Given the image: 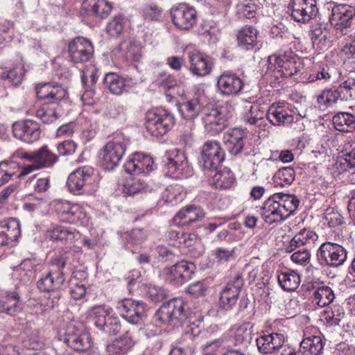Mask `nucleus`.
<instances>
[{
  "label": "nucleus",
  "mask_w": 355,
  "mask_h": 355,
  "mask_svg": "<svg viewBox=\"0 0 355 355\" xmlns=\"http://www.w3.org/2000/svg\"><path fill=\"white\" fill-rule=\"evenodd\" d=\"M340 157L343 158L350 168L355 167V141L346 142L340 151Z\"/></svg>",
  "instance_id": "57"
},
{
  "label": "nucleus",
  "mask_w": 355,
  "mask_h": 355,
  "mask_svg": "<svg viewBox=\"0 0 355 355\" xmlns=\"http://www.w3.org/2000/svg\"><path fill=\"white\" fill-rule=\"evenodd\" d=\"M233 108L228 103L208 109L202 117L205 132L214 136L222 132L227 125Z\"/></svg>",
  "instance_id": "2"
},
{
  "label": "nucleus",
  "mask_w": 355,
  "mask_h": 355,
  "mask_svg": "<svg viewBox=\"0 0 355 355\" xmlns=\"http://www.w3.org/2000/svg\"><path fill=\"white\" fill-rule=\"evenodd\" d=\"M174 25L180 29H189L196 22L198 14L196 9L186 4H180L171 10Z\"/></svg>",
  "instance_id": "17"
},
{
  "label": "nucleus",
  "mask_w": 355,
  "mask_h": 355,
  "mask_svg": "<svg viewBox=\"0 0 355 355\" xmlns=\"http://www.w3.org/2000/svg\"><path fill=\"white\" fill-rule=\"evenodd\" d=\"M36 94L38 99L49 101H62L67 94L66 90L60 86H53L45 83L36 87Z\"/></svg>",
  "instance_id": "30"
},
{
  "label": "nucleus",
  "mask_w": 355,
  "mask_h": 355,
  "mask_svg": "<svg viewBox=\"0 0 355 355\" xmlns=\"http://www.w3.org/2000/svg\"><path fill=\"white\" fill-rule=\"evenodd\" d=\"M245 135V131L241 128H232L225 133V147L231 155H236L241 152Z\"/></svg>",
  "instance_id": "26"
},
{
  "label": "nucleus",
  "mask_w": 355,
  "mask_h": 355,
  "mask_svg": "<svg viewBox=\"0 0 355 355\" xmlns=\"http://www.w3.org/2000/svg\"><path fill=\"white\" fill-rule=\"evenodd\" d=\"M146 232L143 229H134L130 233L125 234L126 249L132 252H135L137 247L142 243L146 239Z\"/></svg>",
  "instance_id": "47"
},
{
  "label": "nucleus",
  "mask_w": 355,
  "mask_h": 355,
  "mask_svg": "<svg viewBox=\"0 0 355 355\" xmlns=\"http://www.w3.org/2000/svg\"><path fill=\"white\" fill-rule=\"evenodd\" d=\"M211 177L210 184L214 185L216 188L228 189L234 183V177L233 173L227 170L216 172Z\"/></svg>",
  "instance_id": "45"
},
{
  "label": "nucleus",
  "mask_w": 355,
  "mask_h": 355,
  "mask_svg": "<svg viewBox=\"0 0 355 355\" xmlns=\"http://www.w3.org/2000/svg\"><path fill=\"white\" fill-rule=\"evenodd\" d=\"M205 213L201 207L190 205L181 209L174 216L177 226H189L205 217Z\"/></svg>",
  "instance_id": "24"
},
{
  "label": "nucleus",
  "mask_w": 355,
  "mask_h": 355,
  "mask_svg": "<svg viewBox=\"0 0 355 355\" xmlns=\"http://www.w3.org/2000/svg\"><path fill=\"white\" fill-rule=\"evenodd\" d=\"M189 61L191 73L198 76H205L209 74L212 69V62L210 58L202 53H197L191 55Z\"/></svg>",
  "instance_id": "31"
},
{
  "label": "nucleus",
  "mask_w": 355,
  "mask_h": 355,
  "mask_svg": "<svg viewBox=\"0 0 355 355\" xmlns=\"http://www.w3.org/2000/svg\"><path fill=\"white\" fill-rule=\"evenodd\" d=\"M310 35L313 42L317 40H326L328 37L327 24L322 22L313 24L311 26Z\"/></svg>",
  "instance_id": "58"
},
{
  "label": "nucleus",
  "mask_w": 355,
  "mask_h": 355,
  "mask_svg": "<svg viewBox=\"0 0 355 355\" xmlns=\"http://www.w3.org/2000/svg\"><path fill=\"white\" fill-rule=\"evenodd\" d=\"M90 316L96 329L105 336H115L121 330L120 318L112 314V309L109 306H93L90 310Z\"/></svg>",
  "instance_id": "1"
},
{
  "label": "nucleus",
  "mask_w": 355,
  "mask_h": 355,
  "mask_svg": "<svg viewBox=\"0 0 355 355\" xmlns=\"http://www.w3.org/2000/svg\"><path fill=\"white\" fill-rule=\"evenodd\" d=\"M265 113L263 107L259 104H254L250 106L245 112L243 120L250 125H260L264 119Z\"/></svg>",
  "instance_id": "49"
},
{
  "label": "nucleus",
  "mask_w": 355,
  "mask_h": 355,
  "mask_svg": "<svg viewBox=\"0 0 355 355\" xmlns=\"http://www.w3.org/2000/svg\"><path fill=\"white\" fill-rule=\"evenodd\" d=\"M258 350L262 354L277 353L283 347L284 336L282 334H263L256 339Z\"/></svg>",
  "instance_id": "21"
},
{
  "label": "nucleus",
  "mask_w": 355,
  "mask_h": 355,
  "mask_svg": "<svg viewBox=\"0 0 355 355\" xmlns=\"http://www.w3.org/2000/svg\"><path fill=\"white\" fill-rule=\"evenodd\" d=\"M69 253L59 252L55 254L50 260V265L53 271H62L68 262Z\"/></svg>",
  "instance_id": "62"
},
{
  "label": "nucleus",
  "mask_w": 355,
  "mask_h": 355,
  "mask_svg": "<svg viewBox=\"0 0 355 355\" xmlns=\"http://www.w3.org/2000/svg\"><path fill=\"white\" fill-rule=\"evenodd\" d=\"M175 123L173 115L163 108L148 111L146 115V130L154 137H159L168 131Z\"/></svg>",
  "instance_id": "4"
},
{
  "label": "nucleus",
  "mask_w": 355,
  "mask_h": 355,
  "mask_svg": "<svg viewBox=\"0 0 355 355\" xmlns=\"http://www.w3.org/2000/svg\"><path fill=\"white\" fill-rule=\"evenodd\" d=\"M35 162L40 169L52 167L58 160V157L53 153L46 146L35 151Z\"/></svg>",
  "instance_id": "44"
},
{
  "label": "nucleus",
  "mask_w": 355,
  "mask_h": 355,
  "mask_svg": "<svg viewBox=\"0 0 355 355\" xmlns=\"http://www.w3.org/2000/svg\"><path fill=\"white\" fill-rule=\"evenodd\" d=\"M332 121L335 128L340 132H349L355 128V115L347 112L337 113Z\"/></svg>",
  "instance_id": "40"
},
{
  "label": "nucleus",
  "mask_w": 355,
  "mask_h": 355,
  "mask_svg": "<svg viewBox=\"0 0 355 355\" xmlns=\"http://www.w3.org/2000/svg\"><path fill=\"white\" fill-rule=\"evenodd\" d=\"M323 348L324 343L319 336L305 337L300 343V350L304 355H320Z\"/></svg>",
  "instance_id": "39"
},
{
  "label": "nucleus",
  "mask_w": 355,
  "mask_h": 355,
  "mask_svg": "<svg viewBox=\"0 0 355 355\" xmlns=\"http://www.w3.org/2000/svg\"><path fill=\"white\" fill-rule=\"evenodd\" d=\"M185 302L175 298L164 303L156 313L157 319L163 324H172L184 320L186 317Z\"/></svg>",
  "instance_id": "8"
},
{
  "label": "nucleus",
  "mask_w": 355,
  "mask_h": 355,
  "mask_svg": "<svg viewBox=\"0 0 355 355\" xmlns=\"http://www.w3.org/2000/svg\"><path fill=\"white\" fill-rule=\"evenodd\" d=\"M52 206L58 218L62 223H83L87 217L84 209L77 204L64 200H55L52 202Z\"/></svg>",
  "instance_id": "7"
},
{
  "label": "nucleus",
  "mask_w": 355,
  "mask_h": 355,
  "mask_svg": "<svg viewBox=\"0 0 355 355\" xmlns=\"http://www.w3.org/2000/svg\"><path fill=\"white\" fill-rule=\"evenodd\" d=\"M135 345V341L132 338L130 331H127L123 336L115 339L111 345L107 347L108 353L118 355H124Z\"/></svg>",
  "instance_id": "37"
},
{
  "label": "nucleus",
  "mask_w": 355,
  "mask_h": 355,
  "mask_svg": "<svg viewBox=\"0 0 355 355\" xmlns=\"http://www.w3.org/2000/svg\"><path fill=\"white\" fill-rule=\"evenodd\" d=\"M243 286V279L241 276L236 275L230 279L220 291V307L225 311L232 309L237 302Z\"/></svg>",
  "instance_id": "14"
},
{
  "label": "nucleus",
  "mask_w": 355,
  "mask_h": 355,
  "mask_svg": "<svg viewBox=\"0 0 355 355\" xmlns=\"http://www.w3.org/2000/svg\"><path fill=\"white\" fill-rule=\"evenodd\" d=\"M20 235L19 222L16 219L0 221V246L16 241Z\"/></svg>",
  "instance_id": "27"
},
{
  "label": "nucleus",
  "mask_w": 355,
  "mask_h": 355,
  "mask_svg": "<svg viewBox=\"0 0 355 355\" xmlns=\"http://www.w3.org/2000/svg\"><path fill=\"white\" fill-rule=\"evenodd\" d=\"M244 83L235 73L226 71L218 77L217 92L223 96H236L241 93Z\"/></svg>",
  "instance_id": "15"
},
{
  "label": "nucleus",
  "mask_w": 355,
  "mask_h": 355,
  "mask_svg": "<svg viewBox=\"0 0 355 355\" xmlns=\"http://www.w3.org/2000/svg\"><path fill=\"white\" fill-rule=\"evenodd\" d=\"M116 309L121 315L131 324H140L146 317V306L141 301L124 299L118 302Z\"/></svg>",
  "instance_id": "10"
},
{
  "label": "nucleus",
  "mask_w": 355,
  "mask_h": 355,
  "mask_svg": "<svg viewBox=\"0 0 355 355\" xmlns=\"http://www.w3.org/2000/svg\"><path fill=\"white\" fill-rule=\"evenodd\" d=\"M194 269L193 263L182 261L171 267L165 268L162 271L161 276L170 284L180 286L191 279Z\"/></svg>",
  "instance_id": "13"
},
{
  "label": "nucleus",
  "mask_w": 355,
  "mask_h": 355,
  "mask_svg": "<svg viewBox=\"0 0 355 355\" xmlns=\"http://www.w3.org/2000/svg\"><path fill=\"white\" fill-rule=\"evenodd\" d=\"M268 120L274 125H285L293 121V116L283 107L272 104L268 110Z\"/></svg>",
  "instance_id": "34"
},
{
  "label": "nucleus",
  "mask_w": 355,
  "mask_h": 355,
  "mask_svg": "<svg viewBox=\"0 0 355 355\" xmlns=\"http://www.w3.org/2000/svg\"><path fill=\"white\" fill-rule=\"evenodd\" d=\"M339 101H344L338 87L335 89H326L317 97V103L319 107L334 105Z\"/></svg>",
  "instance_id": "46"
},
{
  "label": "nucleus",
  "mask_w": 355,
  "mask_h": 355,
  "mask_svg": "<svg viewBox=\"0 0 355 355\" xmlns=\"http://www.w3.org/2000/svg\"><path fill=\"white\" fill-rule=\"evenodd\" d=\"M124 169L129 174L146 175L154 169V161L148 155L135 153L124 164Z\"/></svg>",
  "instance_id": "19"
},
{
  "label": "nucleus",
  "mask_w": 355,
  "mask_h": 355,
  "mask_svg": "<svg viewBox=\"0 0 355 355\" xmlns=\"http://www.w3.org/2000/svg\"><path fill=\"white\" fill-rule=\"evenodd\" d=\"M65 343L72 349L78 352H84L92 346V340L89 336L79 330H68L64 338Z\"/></svg>",
  "instance_id": "29"
},
{
  "label": "nucleus",
  "mask_w": 355,
  "mask_h": 355,
  "mask_svg": "<svg viewBox=\"0 0 355 355\" xmlns=\"http://www.w3.org/2000/svg\"><path fill=\"white\" fill-rule=\"evenodd\" d=\"M179 112L186 120H193L202 112V104L197 95L190 99H185L179 105Z\"/></svg>",
  "instance_id": "33"
},
{
  "label": "nucleus",
  "mask_w": 355,
  "mask_h": 355,
  "mask_svg": "<svg viewBox=\"0 0 355 355\" xmlns=\"http://www.w3.org/2000/svg\"><path fill=\"white\" fill-rule=\"evenodd\" d=\"M24 73V67L21 64L15 65L10 70L0 67V78L8 79L15 85H19L21 83Z\"/></svg>",
  "instance_id": "51"
},
{
  "label": "nucleus",
  "mask_w": 355,
  "mask_h": 355,
  "mask_svg": "<svg viewBox=\"0 0 355 355\" xmlns=\"http://www.w3.org/2000/svg\"><path fill=\"white\" fill-rule=\"evenodd\" d=\"M186 291L193 297H199L205 295L207 286L202 281L195 282L187 287Z\"/></svg>",
  "instance_id": "63"
},
{
  "label": "nucleus",
  "mask_w": 355,
  "mask_h": 355,
  "mask_svg": "<svg viewBox=\"0 0 355 355\" xmlns=\"http://www.w3.org/2000/svg\"><path fill=\"white\" fill-rule=\"evenodd\" d=\"M83 8L91 15L105 18L112 10V6L106 0H85Z\"/></svg>",
  "instance_id": "38"
},
{
  "label": "nucleus",
  "mask_w": 355,
  "mask_h": 355,
  "mask_svg": "<svg viewBox=\"0 0 355 355\" xmlns=\"http://www.w3.org/2000/svg\"><path fill=\"white\" fill-rule=\"evenodd\" d=\"M104 84L109 91L114 95H121L128 91L129 81L116 73H108L105 75Z\"/></svg>",
  "instance_id": "35"
},
{
  "label": "nucleus",
  "mask_w": 355,
  "mask_h": 355,
  "mask_svg": "<svg viewBox=\"0 0 355 355\" xmlns=\"http://www.w3.org/2000/svg\"><path fill=\"white\" fill-rule=\"evenodd\" d=\"M65 281L64 274L62 271H53L51 269L46 275L39 279L37 288L43 292H51L60 289Z\"/></svg>",
  "instance_id": "25"
},
{
  "label": "nucleus",
  "mask_w": 355,
  "mask_h": 355,
  "mask_svg": "<svg viewBox=\"0 0 355 355\" xmlns=\"http://www.w3.org/2000/svg\"><path fill=\"white\" fill-rule=\"evenodd\" d=\"M237 14L241 18L252 19L257 14V6L252 2L239 3L237 5Z\"/></svg>",
  "instance_id": "60"
},
{
  "label": "nucleus",
  "mask_w": 355,
  "mask_h": 355,
  "mask_svg": "<svg viewBox=\"0 0 355 355\" xmlns=\"http://www.w3.org/2000/svg\"><path fill=\"white\" fill-rule=\"evenodd\" d=\"M125 152L121 142L109 141L98 151V162L104 169L112 171L119 164Z\"/></svg>",
  "instance_id": "9"
},
{
  "label": "nucleus",
  "mask_w": 355,
  "mask_h": 355,
  "mask_svg": "<svg viewBox=\"0 0 355 355\" xmlns=\"http://www.w3.org/2000/svg\"><path fill=\"white\" fill-rule=\"evenodd\" d=\"M201 156L203 167L205 170H207L205 175L209 176L211 174L208 173H213L216 171L223 162L225 153L218 142L208 141L202 146Z\"/></svg>",
  "instance_id": "12"
},
{
  "label": "nucleus",
  "mask_w": 355,
  "mask_h": 355,
  "mask_svg": "<svg viewBox=\"0 0 355 355\" xmlns=\"http://www.w3.org/2000/svg\"><path fill=\"white\" fill-rule=\"evenodd\" d=\"M38 265L37 261L33 259H26L20 264V279L26 283L33 278V271Z\"/></svg>",
  "instance_id": "55"
},
{
  "label": "nucleus",
  "mask_w": 355,
  "mask_h": 355,
  "mask_svg": "<svg viewBox=\"0 0 355 355\" xmlns=\"http://www.w3.org/2000/svg\"><path fill=\"white\" fill-rule=\"evenodd\" d=\"M333 17L336 21L335 28L342 35H350L355 31L352 28L353 18L355 16V8L349 5H343L333 9Z\"/></svg>",
  "instance_id": "16"
},
{
  "label": "nucleus",
  "mask_w": 355,
  "mask_h": 355,
  "mask_svg": "<svg viewBox=\"0 0 355 355\" xmlns=\"http://www.w3.org/2000/svg\"><path fill=\"white\" fill-rule=\"evenodd\" d=\"M146 295L153 302H159L165 299L167 294L164 289L157 286H150L146 291Z\"/></svg>",
  "instance_id": "64"
},
{
  "label": "nucleus",
  "mask_w": 355,
  "mask_h": 355,
  "mask_svg": "<svg viewBox=\"0 0 355 355\" xmlns=\"http://www.w3.org/2000/svg\"><path fill=\"white\" fill-rule=\"evenodd\" d=\"M301 67V62L296 60L291 51L268 58V70L272 71L277 78L291 77L297 73Z\"/></svg>",
  "instance_id": "3"
},
{
  "label": "nucleus",
  "mask_w": 355,
  "mask_h": 355,
  "mask_svg": "<svg viewBox=\"0 0 355 355\" xmlns=\"http://www.w3.org/2000/svg\"><path fill=\"white\" fill-rule=\"evenodd\" d=\"M68 51L73 62L82 63L89 61L92 57L94 47L89 40L78 37L69 44Z\"/></svg>",
  "instance_id": "18"
},
{
  "label": "nucleus",
  "mask_w": 355,
  "mask_h": 355,
  "mask_svg": "<svg viewBox=\"0 0 355 355\" xmlns=\"http://www.w3.org/2000/svg\"><path fill=\"white\" fill-rule=\"evenodd\" d=\"M182 200L180 187L178 185H170L162 192L159 202H163L164 204L174 206Z\"/></svg>",
  "instance_id": "50"
},
{
  "label": "nucleus",
  "mask_w": 355,
  "mask_h": 355,
  "mask_svg": "<svg viewBox=\"0 0 355 355\" xmlns=\"http://www.w3.org/2000/svg\"><path fill=\"white\" fill-rule=\"evenodd\" d=\"M12 132L15 137L27 144L35 142L40 137L39 124L31 119L14 123Z\"/></svg>",
  "instance_id": "20"
},
{
  "label": "nucleus",
  "mask_w": 355,
  "mask_h": 355,
  "mask_svg": "<svg viewBox=\"0 0 355 355\" xmlns=\"http://www.w3.org/2000/svg\"><path fill=\"white\" fill-rule=\"evenodd\" d=\"M146 183L143 179L137 177L130 178L124 184L123 191L128 196H135L145 189Z\"/></svg>",
  "instance_id": "54"
},
{
  "label": "nucleus",
  "mask_w": 355,
  "mask_h": 355,
  "mask_svg": "<svg viewBox=\"0 0 355 355\" xmlns=\"http://www.w3.org/2000/svg\"><path fill=\"white\" fill-rule=\"evenodd\" d=\"M344 101L355 99V79L348 78L338 87Z\"/></svg>",
  "instance_id": "56"
},
{
  "label": "nucleus",
  "mask_w": 355,
  "mask_h": 355,
  "mask_svg": "<svg viewBox=\"0 0 355 355\" xmlns=\"http://www.w3.org/2000/svg\"><path fill=\"white\" fill-rule=\"evenodd\" d=\"M295 178V171L291 167H284L274 175L273 180L276 186L285 187L291 185Z\"/></svg>",
  "instance_id": "52"
},
{
  "label": "nucleus",
  "mask_w": 355,
  "mask_h": 355,
  "mask_svg": "<svg viewBox=\"0 0 355 355\" xmlns=\"http://www.w3.org/2000/svg\"><path fill=\"white\" fill-rule=\"evenodd\" d=\"M258 31L252 26L242 28L238 35L237 41L239 46L245 50H253L257 45Z\"/></svg>",
  "instance_id": "36"
},
{
  "label": "nucleus",
  "mask_w": 355,
  "mask_h": 355,
  "mask_svg": "<svg viewBox=\"0 0 355 355\" xmlns=\"http://www.w3.org/2000/svg\"><path fill=\"white\" fill-rule=\"evenodd\" d=\"M94 170L92 166L80 167L72 172L68 177L67 185L71 193L74 195H81L91 190L94 182Z\"/></svg>",
  "instance_id": "6"
},
{
  "label": "nucleus",
  "mask_w": 355,
  "mask_h": 355,
  "mask_svg": "<svg viewBox=\"0 0 355 355\" xmlns=\"http://www.w3.org/2000/svg\"><path fill=\"white\" fill-rule=\"evenodd\" d=\"M349 37L352 39L351 42H347L341 44L340 49V55L345 59H355V37L354 31H352Z\"/></svg>",
  "instance_id": "61"
},
{
  "label": "nucleus",
  "mask_w": 355,
  "mask_h": 355,
  "mask_svg": "<svg viewBox=\"0 0 355 355\" xmlns=\"http://www.w3.org/2000/svg\"><path fill=\"white\" fill-rule=\"evenodd\" d=\"M0 309L8 315H14L21 309L19 293L17 291H8L0 299Z\"/></svg>",
  "instance_id": "32"
},
{
  "label": "nucleus",
  "mask_w": 355,
  "mask_h": 355,
  "mask_svg": "<svg viewBox=\"0 0 355 355\" xmlns=\"http://www.w3.org/2000/svg\"><path fill=\"white\" fill-rule=\"evenodd\" d=\"M166 166L170 175L175 178L188 177L192 173L184 154H176L173 158L168 157Z\"/></svg>",
  "instance_id": "28"
},
{
  "label": "nucleus",
  "mask_w": 355,
  "mask_h": 355,
  "mask_svg": "<svg viewBox=\"0 0 355 355\" xmlns=\"http://www.w3.org/2000/svg\"><path fill=\"white\" fill-rule=\"evenodd\" d=\"M275 194L279 196L277 200L280 205L282 212L284 213L286 220L297 209L300 201L294 195L283 193H278Z\"/></svg>",
  "instance_id": "43"
},
{
  "label": "nucleus",
  "mask_w": 355,
  "mask_h": 355,
  "mask_svg": "<svg viewBox=\"0 0 355 355\" xmlns=\"http://www.w3.org/2000/svg\"><path fill=\"white\" fill-rule=\"evenodd\" d=\"M317 254L322 263L331 268L343 266L347 259V250L343 245L331 241L321 244Z\"/></svg>",
  "instance_id": "5"
},
{
  "label": "nucleus",
  "mask_w": 355,
  "mask_h": 355,
  "mask_svg": "<svg viewBox=\"0 0 355 355\" xmlns=\"http://www.w3.org/2000/svg\"><path fill=\"white\" fill-rule=\"evenodd\" d=\"M50 237L53 240L73 241L80 237L79 232L73 228L56 225L49 230Z\"/></svg>",
  "instance_id": "42"
},
{
  "label": "nucleus",
  "mask_w": 355,
  "mask_h": 355,
  "mask_svg": "<svg viewBox=\"0 0 355 355\" xmlns=\"http://www.w3.org/2000/svg\"><path fill=\"white\" fill-rule=\"evenodd\" d=\"M64 103V101L46 102L36 111V116L44 123H52L63 114Z\"/></svg>",
  "instance_id": "23"
},
{
  "label": "nucleus",
  "mask_w": 355,
  "mask_h": 355,
  "mask_svg": "<svg viewBox=\"0 0 355 355\" xmlns=\"http://www.w3.org/2000/svg\"><path fill=\"white\" fill-rule=\"evenodd\" d=\"M121 49L124 51L128 60L138 61L141 58V47L135 42H124L121 44Z\"/></svg>",
  "instance_id": "53"
},
{
  "label": "nucleus",
  "mask_w": 355,
  "mask_h": 355,
  "mask_svg": "<svg viewBox=\"0 0 355 355\" xmlns=\"http://www.w3.org/2000/svg\"><path fill=\"white\" fill-rule=\"evenodd\" d=\"M279 196L274 194L268 198L261 208V216L266 223L271 225L285 220L278 202Z\"/></svg>",
  "instance_id": "22"
},
{
  "label": "nucleus",
  "mask_w": 355,
  "mask_h": 355,
  "mask_svg": "<svg viewBox=\"0 0 355 355\" xmlns=\"http://www.w3.org/2000/svg\"><path fill=\"white\" fill-rule=\"evenodd\" d=\"M277 280L279 286L286 291H295L300 283V275L293 270L282 272L278 275Z\"/></svg>",
  "instance_id": "41"
},
{
  "label": "nucleus",
  "mask_w": 355,
  "mask_h": 355,
  "mask_svg": "<svg viewBox=\"0 0 355 355\" xmlns=\"http://www.w3.org/2000/svg\"><path fill=\"white\" fill-rule=\"evenodd\" d=\"M288 8L292 19L303 24L314 19L318 13L316 0H291Z\"/></svg>",
  "instance_id": "11"
},
{
  "label": "nucleus",
  "mask_w": 355,
  "mask_h": 355,
  "mask_svg": "<svg viewBox=\"0 0 355 355\" xmlns=\"http://www.w3.org/2000/svg\"><path fill=\"white\" fill-rule=\"evenodd\" d=\"M15 164L12 162H0V186L8 182L15 175Z\"/></svg>",
  "instance_id": "59"
},
{
  "label": "nucleus",
  "mask_w": 355,
  "mask_h": 355,
  "mask_svg": "<svg viewBox=\"0 0 355 355\" xmlns=\"http://www.w3.org/2000/svg\"><path fill=\"white\" fill-rule=\"evenodd\" d=\"M334 293L329 286H322L314 291L313 302L320 307L329 305L334 299Z\"/></svg>",
  "instance_id": "48"
}]
</instances>
